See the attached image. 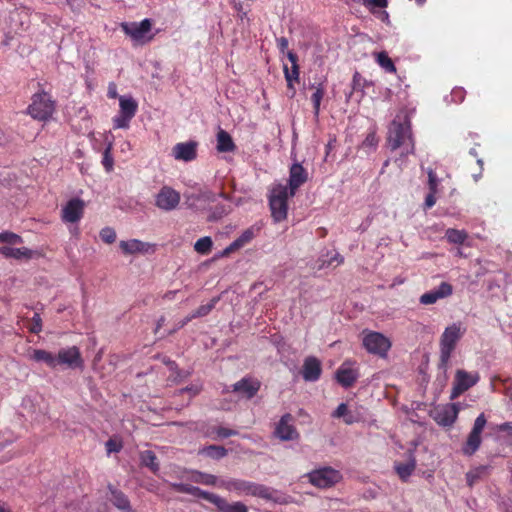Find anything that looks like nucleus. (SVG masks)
Here are the masks:
<instances>
[{
    "label": "nucleus",
    "instance_id": "nucleus-1",
    "mask_svg": "<svg viewBox=\"0 0 512 512\" xmlns=\"http://www.w3.org/2000/svg\"><path fill=\"white\" fill-rule=\"evenodd\" d=\"M387 142L392 151L402 148L403 155H409L414 152L411 122L407 114L403 118L397 115L392 121L388 131Z\"/></svg>",
    "mask_w": 512,
    "mask_h": 512
},
{
    "label": "nucleus",
    "instance_id": "nucleus-2",
    "mask_svg": "<svg viewBox=\"0 0 512 512\" xmlns=\"http://www.w3.org/2000/svg\"><path fill=\"white\" fill-rule=\"evenodd\" d=\"M465 329H462L461 323H453L446 327L440 337V360L438 368L447 371L449 361L458 341L462 338Z\"/></svg>",
    "mask_w": 512,
    "mask_h": 512
},
{
    "label": "nucleus",
    "instance_id": "nucleus-3",
    "mask_svg": "<svg viewBox=\"0 0 512 512\" xmlns=\"http://www.w3.org/2000/svg\"><path fill=\"white\" fill-rule=\"evenodd\" d=\"M219 487L229 492H235L238 496L251 495L263 499H271V492L268 487L251 481L241 479H221Z\"/></svg>",
    "mask_w": 512,
    "mask_h": 512
},
{
    "label": "nucleus",
    "instance_id": "nucleus-4",
    "mask_svg": "<svg viewBox=\"0 0 512 512\" xmlns=\"http://www.w3.org/2000/svg\"><path fill=\"white\" fill-rule=\"evenodd\" d=\"M55 111V101L51 96L41 91L35 93L31 98V103L27 107V114L38 121H48Z\"/></svg>",
    "mask_w": 512,
    "mask_h": 512
},
{
    "label": "nucleus",
    "instance_id": "nucleus-5",
    "mask_svg": "<svg viewBox=\"0 0 512 512\" xmlns=\"http://www.w3.org/2000/svg\"><path fill=\"white\" fill-rule=\"evenodd\" d=\"M289 197H291L290 192L285 185L279 184L272 189L269 206L275 222H281L287 218Z\"/></svg>",
    "mask_w": 512,
    "mask_h": 512
},
{
    "label": "nucleus",
    "instance_id": "nucleus-6",
    "mask_svg": "<svg viewBox=\"0 0 512 512\" xmlns=\"http://www.w3.org/2000/svg\"><path fill=\"white\" fill-rule=\"evenodd\" d=\"M120 28L135 44L143 45L154 38L153 34L147 35L152 28V21L148 18L141 22H122Z\"/></svg>",
    "mask_w": 512,
    "mask_h": 512
},
{
    "label": "nucleus",
    "instance_id": "nucleus-7",
    "mask_svg": "<svg viewBox=\"0 0 512 512\" xmlns=\"http://www.w3.org/2000/svg\"><path fill=\"white\" fill-rule=\"evenodd\" d=\"M487 424L484 413L478 415L475 419L473 427L469 432L466 441L463 443L461 451L465 456L474 455L481 446L482 432Z\"/></svg>",
    "mask_w": 512,
    "mask_h": 512
},
{
    "label": "nucleus",
    "instance_id": "nucleus-8",
    "mask_svg": "<svg viewBox=\"0 0 512 512\" xmlns=\"http://www.w3.org/2000/svg\"><path fill=\"white\" fill-rule=\"evenodd\" d=\"M480 380L478 372H467L463 369H458L454 376V381L451 389L450 399L454 400L476 385Z\"/></svg>",
    "mask_w": 512,
    "mask_h": 512
},
{
    "label": "nucleus",
    "instance_id": "nucleus-9",
    "mask_svg": "<svg viewBox=\"0 0 512 512\" xmlns=\"http://www.w3.org/2000/svg\"><path fill=\"white\" fill-rule=\"evenodd\" d=\"M309 481L318 488H329L338 483L342 475L332 467H322L308 474Z\"/></svg>",
    "mask_w": 512,
    "mask_h": 512
},
{
    "label": "nucleus",
    "instance_id": "nucleus-10",
    "mask_svg": "<svg viewBox=\"0 0 512 512\" xmlns=\"http://www.w3.org/2000/svg\"><path fill=\"white\" fill-rule=\"evenodd\" d=\"M363 346L369 353L384 357L391 348V342L382 333L369 331L363 337Z\"/></svg>",
    "mask_w": 512,
    "mask_h": 512
},
{
    "label": "nucleus",
    "instance_id": "nucleus-11",
    "mask_svg": "<svg viewBox=\"0 0 512 512\" xmlns=\"http://www.w3.org/2000/svg\"><path fill=\"white\" fill-rule=\"evenodd\" d=\"M274 436L281 441L297 440L300 437L294 425V417L290 413L281 416L273 432Z\"/></svg>",
    "mask_w": 512,
    "mask_h": 512
},
{
    "label": "nucleus",
    "instance_id": "nucleus-12",
    "mask_svg": "<svg viewBox=\"0 0 512 512\" xmlns=\"http://www.w3.org/2000/svg\"><path fill=\"white\" fill-rule=\"evenodd\" d=\"M180 193L170 186H163L155 197V205L164 211L174 210L180 203Z\"/></svg>",
    "mask_w": 512,
    "mask_h": 512
},
{
    "label": "nucleus",
    "instance_id": "nucleus-13",
    "mask_svg": "<svg viewBox=\"0 0 512 512\" xmlns=\"http://www.w3.org/2000/svg\"><path fill=\"white\" fill-rule=\"evenodd\" d=\"M85 202L80 198L70 199L61 210V219L65 223H76L84 215Z\"/></svg>",
    "mask_w": 512,
    "mask_h": 512
},
{
    "label": "nucleus",
    "instance_id": "nucleus-14",
    "mask_svg": "<svg viewBox=\"0 0 512 512\" xmlns=\"http://www.w3.org/2000/svg\"><path fill=\"white\" fill-rule=\"evenodd\" d=\"M287 58L291 63V68H289L287 65H284L283 71L285 80L287 82V93L289 97L293 98L296 94L294 82H299L298 56L295 52L288 51Z\"/></svg>",
    "mask_w": 512,
    "mask_h": 512
},
{
    "label": "nucleus",
    "instance_id": "nucleus-15",
    "mask_svg": "<svg viewBox=\"0 0 512 512\" xmlns=\"http://www.w3.org/2000/svg\"><path fill=\"white\" fill-rule=\"evenodd\" d=\"M307 180V170L300 163H294L289 170V180L287 186L288 191L290 192V196H295L297 190L303 184H305Z\"/></svg>",
    "mask_w": 512,
    "mask_h": 512
},
{
    "label": "nucleus",
    "instance_id": "nucleus-16",
    "mask_svg": "<svg viewBox=\"0 0 512 512\" xmlns=\"http://www.w3.org/2000/svg\"><path fill=\"white\" fill-rule=\"evenodd\" d=\"M57 366L66 365L70 368H77L83 366V359L80 350L76 346L59 350L56 355Z\"/></svg>",
    "mask_w": 512,
    "mask_h": 512
},
{
    "label": "nucleus",
    "instance_id": "nucleus-17",
    "mask_svg": "<svg viewBox=\"0 0 512 512\" xmlns=\"http://www.w3.org/2000/svg\"><path fill=\"white\" fill-rule=\"evenodd\" d=\"M261 382L252 377H244L233 384V392L245 399H252L260 390Z\"/></svg>",
    "mask_w": 512,
    "mask_h": 512
},
{
    "label": "nucleus",
    "instance_id": "nucleus-18",
    "mask_svg": "<svg viewBox=\"0 0 512 512\" xmlns=\"http://www.w3.org/2000/svg\"><path fill=\"white\" fill-rule=\"evenodd\" d=\"M206 501L216 506L218 512H248V507L240 501L229 503L217 494H208Z\"/></svg>",
    "mask_w": 512,
    "mask_h": 512
},
{
    "label": "nucleus",
    "instance_id": "nucleus-19",
    "mask_svg": "<svg viewBox=\"0 0 512 512\" xmlns=\"http://www.w3.org/2000/svg\"><path fill=\"white\" fill-rule=\"evenodd\" d=\"M176 160L190 162L197 157V143L195 141L177 143L172 149Z\"/></svg>",
    "mask_w": 512,
    "mask_h": 512
},
{
    "label": "nucleus",
    "instance_id": "nucleus-20",
    "mask_svg": "<svg viewBox=\"0 0 512 512\" xmlns=\"http://www.w3.org/2000/svg\"><path fill=\"white\" fill-rule=\"evenodd\" d=\"M453 293V287L448 282H441L437 289L426 292L420 296V303L423 305H431L439 299L449 297Z\"/></svg>",
    "mask_w": 512,
    "mask_h": 512
},
{
    "label": "nucleus",
    "instance_id": "nucleus-21",
    "mask_svg": "<svg viewBox=\"0 0 512 512\" xmlns=\"http://www.w3.org/2000/svg\"><path fill=\"white\" fill-rule=\"evenodd\" d=\"M459 409L456 404H448L435 410L434 420L441 426H452L457 417Z\"/></svg>",
    "mask_w": 512,
    "mask_h": 512
},
{
    "label": "nucleus",
    "instance_id": "nucleus-22",
    "mask_svg": "<svg viewBox=\"0 0 512 512\" xmlns=\"http://www.w3.org/2000/svg\"><path fill=\"white\" fill-rule=\"evenodd\" d=\"M358 377V371L349 362H344L336 371V380L344 388L353 386Z\"/></svg>",
    "mask_w": 512,
    "mask_h": 512
},
{
    "label": "nucleus",
    "instance_id": "nucleus-23",
    "mask_svg": "<svg viewBox=\"0 0 512 512\" xmlns=\"http://www.w3.org/2000/svg\"><path fill=\"white\" fill-rule=\"evenodd\" d=\"M322 373L321 362L314 356H309L304 360L302 366V376L305 381H317Z\"/></svg>",
    "mask_w": 512,
    "mask_h": 512
},
{
    "label": "nucleus",
    "instance_id": "nucleus-24",
    "mask_svg": "<svg viewBox=\"0 0 512 512\" xmlns=\"http://www.w3.org/2000/svg\"><path fill=\"white\" fill-rule=\"evenodd\" d=\"M119 247L125 255H132L136 253H147L152 245L138 239H131L128 241H120Z\"/></svg>",
    "mask_w": 512,
    "mask_h": 512
},
{
    "label": "nucleus",
    "instance_id": "nucleus-25",
    "mask_svg": "<svg viewBox=\"0 0 512 512\" xmlns=\"http://www.w3.org/2000/svg\"><path fill=\"white\" fill-rule=\"evenodd\" d=\"M108 489L111 493L110 501L115 507L123 512H131V504L128 497L120 490L116 489L113 485L109 484Z\"/></svg>",
    "mask_w": 512,
    "mask_h": 512
},
{
    "label": "nucleus",
    "instance_id": "nucleus-26",
    "mask_svg": "<svg viewBox=\"0 0 512 512\" xmlns=\"http://www.w3.org/2000/svg\"><path fill=\"white\" fill-rule=\"evenodd\" d=\"M171 488L179 493H186V494H190L192 496H195L197 498H201V499H204L206 500L209 492L205 491V490H202L201 488L199 487H196V486H193V485H190V484H185V483H171L170 484Z\"/></svg>",
    "mask_w": 512,
    "mask_h": 512
},
{
    "label": "nucleus",
    "instance_id": "nucleus-27",
    "mask_svg": "<svg viewBox=\"0 0 512 512\" xmlns=\"http://www.w3.org/2000/svg\"><path fill=\"white\" fill-rule=\"evenodd\" d=\"M0 254H2L6 258L30 259V258H32L33 251L26 247L13 248L10 246H2V247H0Z\"/></svg>",
    "mask_w": 512,
    "mask_h": 512
},
{
    "label": "nucleus",
    "instance_id": "nucleus-28",
    "mask_svg": "<svg viewBox=\"0 0 512 512\" xmlns=\"http://www.w3.org/2000/svg\"><path fill=\"white\" fill-rule=\"evenodd\" d=\"M216 148L219 152H233L236 149V145L227 131L223 129L218 131Z\"/></svg>",
    "mask_w": 512,
    "mask_h": 512
},
{
    "label": "nucleus",
    "instance_id": "nucleus-29",
    "mask_svg": "<svg viewBox=\"0 0 512 512\" xmlns=\"http://www.w3.org/2000/svg\"><path fill=\"white\" fill-rule=\"evenodd\" d=\"M190 480L195 483H199V484H203V485H207V486H218V487H219V482H220V479H218L217 476H215L213 474H209V473H204V472H201L198 470L191 471Z\"/></svg>",
    "mask_w": 512,
    "mask_h": 512
},
{
    "label": "nucleus",
    "instance_id": "nucleus-30",
    "mask_svg": "<svg viewBox=\"0 0 512 512\" xmlns=\"http://www.w3.org/2000/svg\"><path fill=\"white\" fill-rule=\"evenodd\" d=\"M30 358L36 362H44L50 368L57 367L56 356L43 349H34Z\"/></svg>",
    "mask_w": 512,
    "mask_h": 512
},
{
    "label": "nucleus",
    "instance_id": "nucleus-31",
    "mask_svg": "<svg viewBox=\"0 0 512 512\" xmlns=\"http://www.w3.org/2000/svg\"><path fill=\"white\" fill-rule=\"evenodd\" d=\"M140 462L143 466L149 468L153 473H157L160 469L156 454L151 450L140 452Z\"/></svg>",
    "mask_w": 512,
    "mask_h": 512
},
{
    "label": "nucleus",
    "instance_id": "nucleus-32",
    "mask_svg": "<svg viewBox=\"0 0 512 512\" xmlns=\"http://www.w3.org/2000/svg\"><path fill=\"white\" fill-rule=\"evenodd\" d=\"M119 106V113L132 118L135 116L138 108L137 102L132 97L126 98L123 96L119 98Z\"/></svg>",
    "mask_w": 512,
    "mask_h": 512
},
{
    "label": "nucleus",
    "instance_id": "nucleus-33",
    "mask_svg": "<svg viewBox=\"0 0 512 512\" xmlns=\"http://www.w3.org/2000/svg\"><path fill=\"white\" fill-rule=\"evenodd\" d=\"M375 59H376L377 64L381 68H383L386 72L393 73V74L396 73V71H397L396 66H395L394 62L392 61V59L388 56L386 51L378 52L375 55Z\"/></svg>",
    "mask_w": 512,
    "mask_h": 512
},
{
    "label": "nucleus",
    "instance_id": "nucleus-34",
    "mask_svg": "<svg viewBox=\"0 0 512 512\" xmlns=\"http://www.w3.org/2000/svg\"><path fill=\"white\" fill-rule=\"evenodd\" d=\"M445 237L449 243L461 245L468 238V234L464 230L449 228L445 232Z\"/></svg>",
    "mask_w": 512,
    "mask_h": 512
},
{
    "label": "nucleus",
    "instance_id": "nucleus-35",
    "mask_svg": "<svg viewBox=\"0 0 512 512\" xmlns=\"http://www.w3.org/2000/svg\"><path fill=\"white\" fill-rule=\"evenodd\" d=\"M325 95V87L322 83H319L318 86L315 88V91L311 95V101L313 103V112L314 116L318 117L320 112V104Z\"/></svg>",
    "mask_w": 512,
    "mask_h": 512
},
{
    "label": "nucleus",
    "instance_id": "nucleus-36",
    "mask_svg": "<svg viewBox=\"0 0 512 512\" xmlns=\"http://www.w3.org/2000/svg\"><path fill=\"white\" fill-rule=\"evenodd\" d=\"M200 453L212 459H221L227 455V450L223 446L209 445L204 447Z\"/></svg>",
    "mask_w": 512,
    "mask_h": 512
},
{
    "label": "nucleus",
    "instance_id": "nucleus-37",
    "mask_svg": "<svg viewBox=\"0 0 512 512\" xmlns=\"http://www.w3.org/2000/svg\"><path fill=\"white\" fill-rule=\"evenodd\" d=\"M213 246V241L211 237L205 236L198 239L194 244V249L197 253L201 255H207L211 252Z\"/></svg>",
    "mask_w": 512,
    "mask_h": 512
},
{
    "label": "nucleus",
    "instance_id": "nucleus-38",
    "mask_svg": "<svg viewBox=\"0 0 512 512\" xmlns=\"http://www.w3.org/2000/svg\"><path fill=\"white\" fill-rule=\"evenodd\" d=\"M487 470L486 466H479L474 470H471L466 473V482L468 486L472 487L476 482H478L482 476L485 474Z\"/></svg>",
    "mask_w": 512,
    "mask_h": 512
},
{
    "label": "nucleus",
    "instance_id": "nucleus-39",
    "mask_svg": "<svg viewBox=\"0 0 512 512\" xmlns=\"http://www.w3.org/2000/svg\"><path fill=\"white\" fill-rule=\"evenodd\" d=\"M220 300L219 297H213L209 303L199 306L194 312L193 316L195 318L204 317L208 315L216 306L218 301Z\"/></svg>",
    "mask_w": 512,
    "mask_h": 512
},
{
    "label": "nucleus",
    "instance_id": "nucleus-40",
    "mask_svg": "<svg viewBox=\"0 0 512 512\" xmlns=\"http://www.w3.org/2000/svg\"><path fill=\"white\" fill-rule=\"evenodd\" d=\"M415 470V462L401 463L396 465V471L402 480H407Z\"/></svg>",
    "mask_w": 512,
    "mask_h": 512
},
{
    "label": "nucleus",
    "instance_id": "nucleus-41",
    "mask_svg": "<svg viewBox=\"0 0 512 512\" xmlns=\"http://www.w3.org/2000/svg\"><path fill=\"white\" fill-rule=\"evenodd\" d=\"M132 117L126 116L124 114L118 113L113 118V128L114 129H127L129 128V124Z\"/></svg>",
    "mask_w": 512,
    "mask_h": 512
},
{
    "label": "nucleus",
    "instance_id": "nucleus-42",
    "mask_svg": "<svg viewBox=\"0 0 512 512\" xmlns=\"http://www.w3.org/2000/svg\"><path fill=\"white\" fill-rule=\"evenodd\" d=\"M111 144L103 152L102 164L107 172H111L114 166V159L111 155Z\"/></svg>",
    "mask_w": 512,
    "mask_h": 512
},
{
    "label": "nucleus",
    "instance_id": "nucleus-43",
    "mask_svg": "<svg viewBox=\"0 0 512 512\" xmlns=\"http://www.w3.org/2000/svg\"><path fill=\"white\" fill-rule=\"evenodd\" d=\"M0 242L9 243V244H17L22 243L23 239L21 236L12 233V232H0Z\"/></svg>",
    "mask_w": 512,
    "mask_h": 512
},
{
    "label": "nucleus",
    "instance_id": "nucleus-44",
    "mask_svg": "<svg viewBox=\"0 0 512 512\" xmlns=\"http://www.w3.org/2000/svg\"><path fill=\"white\" fill-rule=\"evenodd\" d=\"M100 238L107 244H112L116 240V232L111 227H105L100 231Z\"/></svg>",
    "mask_w": 512,
    "mask_h": 512
},
{
    "label": "nucleus",
    "instance_id": "nucleus-45",
    "mask_svg": "<svg viewBox=\"0 0 512 512\" xmlns=\"http://www.w3.org/2000/svg\"><path fill=\"white\" fill-rule=\"evenodd\" d=\"M254 238V233L251 229L245 230L236 240H234L235 243H237L239 249L242 248L244 245L249 243Z\"/></svg>",
    "mask_w": 512,
    "mask_h": 512
},
{
    "label": "nucleus",
    "instance_id": "nucleus-46",
    "mask_svg": "<svg viewBox=\"0 0 512 512\" xmlns=\"http://www.w3.org/2000/svg\"><path fill=\"white\" fill-rule=\"evenodd\" d=\"M439 179L434 170H428V187L431 192H438Z\"/></svg>",
    "mask_w": 512,
    "mask_h": 512
},
{
    "label": "nucleus",
    "instance_id": "nucleus-47",
    "mask_svg": "<svg viewBox=\"0 0 512 512\" xmlns=\"http://www.w3.org/2000/svg\"><path fill=\"white\" fill-rule=\"evenodd\" d=\"M466 95V91L462 87H455L451 91V99L454 103H462Z\"/></svg>",
    "mask_w": 512,
    "mask_h": 512
},
{
    "label": "nucleus",
    "instance_id": "nucleus-48",
    "mask_svg": "<svg viewBox=\"0 0 512 512\" xmlns=\"http://www.w3.org/2000/svg\"><path fill=\"white\" fill-rule=\"evenodd\" d=\"M365 79L360 75L359 72H355L352 79V88L354 91L363 90Z\"/></svg>",
    "mask_w": 512,
    "mask_h": 512
},
{
    "label": "nucleus",
    "instance_id": "nucleus-49",
    "mask_svg": "<svg viewBox=\"0 0 512 512\" xmlns=\"http://www.w3.org/2000/svg\"><path fill=\"white\" fill-rule=\"evenodd\" d=\"M42 331V319L38 313H35L32 317V326L30 332L38 334Z\"/></svg>",
    "mask_w": 512,
    "mask_h": 512
},
{
    "label": "nucleus",
    "instance_id": "nucleus-50",
    "mask_svg": "<svg viewBox=\"0 0 512 512\" xmlns=\"http://www.w3.org/2000/svg\"><path fill=\"white\" fill-rule=\"evenodd\" d=\"M364 6L367 8L378 7L386 8L388 6L387 0H363Z\"/></svg>",
    "mask_w": 512,
    "mask_h": 512
},
{
    "label": "nucleus",
    "instance_id": "nucleus-51",
    "mask_svg": "<svg viewBox=\"0 0 512 512\" xmlns=\"http://www.w3.org/2000/svg\"><path fill=\"white\" fill-rule=\"evenodd\" d=\"M228 213L225 206H217L215 210L212 212V214L209 216L210 221H215L220 219L222 216L226 215Z\"/></svg>",
    "mask_w": 512,
    "mask_h": 512
},
{
    "label": "nucleus",
    "instance_id": "nucleus-52",
    "mask_svg": "<svg viewBox=\"0 0 512 512\" xmlns=\"http://www.w3.org/2000/svg\"><path fill=\"white\" fill-rule=\"evenodd\" d=\"M215 432L219 438H228L230 436L237 435V431L224 427L216 428Z\"/></svg>",
    "mask_w": 512,
    "mask_h": 512
},
{
    "label": "nucleus",
    "instance_id": "nucleus-53",
    "mask_svg": "<svg viewBox=\"0 0 512 512\" xmlns=\"http://www.w3.org/2000/svg\"><path fill=\"white\" fill-rule=\"evenodd\" d=\"M121 448H122V445L112 439H109L106 442V450L108 453L119 452L121 450Z\"/></svg>",
    "mask_w": 512,
    "mask_h": 512
},
{
    "label": "nucleus",
    "instance_id": "nucleus-54",
    "mask_svg": "<svg viewBox=\"0 0 512 512\" xmlns=\"http://www.w3.org/2000/svg\"><path fill=\"white\" fill-rule=\"evenodd\" d=\"M436 194L437 192H431L429 191V193L427 194L426 198H425V208L429 209V208H432L435 203H436Z\"/></svg>",
    "mask_w": 512,
    "mask_h": 512
},
{
    "label": "nucleus",
    "instance_id": "nucleus-55",
    "mask_svg": "<svg viewBox=\"0 0 512 512\" xmlns=\"http://www.w3.org/2000/svg\"><path fill=\"white\" fill-rule=\"evenodd\" d=\"M348 412L347 405L345 403H341L336 410L333 412V417L335 418H341L346 415Z\"/></svg>",
    "mask_w": 512,
    "mask_h": 512
},
{
    "label": "nucleus",
    "instance_id": "nucleus-56",
    "mask_svg": "<svg viewBox=\"0 0 512 512\" xmlns=\"http://www.w3.org/2000/svg\"><path fill=\"white\" fill-rule=\"evenodd\" d=\"M288 45H289V42H288V39L285 38V37H280L277 39V46L280 50L281 53H286L288 52Z\"/></svg>",
    "mask_w": 512,
    "mask_h": 512
},
{
    "label": "nucleus",
    "instance_id": "nucleus-57",
    "mask_svg": "<svg viewBox=\"0 0 512 512\" xmlns=\"http://www.w3.org/2000/svg\"><path fill=\"white\" fill-rule=\"evenodd\" d=\"M376 144H377V138L374 133H369L363 142V145L366 147H374V146H376Z\"/></svg>",
    "mask_w": 512,
    "mask_h": 512
},
{
    "label": "nucleus",
    "instance_id": "nucleus-58",
    "mask_svg": "<svg viewBox=\"0 0 512 512\" xmlns=\"http://www.w3.org/2000/svg\"><path fill=\"white\" fill-rule=\"evenodd\" d=\"M497 430L500 432H507L509 435H512V422H504L497 426Z\"/></svg>",
    "mask_w": 512,
    "mask_h": 512
},
{
    "label": "nucleus",
    "instance_id": "nucleus-59",
    "mask_svg": "<svg viewBox=\"0 0 512 512\" xmlns=\"http://www.w3.org/2000/svg\"><path fill=\"white\" fill-rule=\"evenodd\" d=\"M238 244L235 243L234 241L229 245L227 246L222 252H221V256H228L229 254L235 252L236 250L239 249V247L237 246Z\"/></svg>",
    "mask_w": 512,
    "mask_h": 512
},
{
    "label": "nucleus",
    "instance_id": "nucleus-60",
    "mask_svg": "<svg viewBox=\"0 0 512 512\" xmlns=\"http://www.w3.org/2000/svg\"><path fill=\"white\" fill-rule=\"evenodd\" d=\"M344 422L348 425H351L358 421V418L354 416L351 412H347L346 415L343 417Z\"/></svg>",
    "mask_w": 512,
    "mask_h": 512
},
{
    "label": "nucleus",
    "instance_id": "nucleus-61",
    "mask_svg": "<svg viewBox=\"0 0 512 512\" xmlns=\"http://www.w3.org/2000/svg\"><path fill=\"white\" fill-rule=\"evenodd\" d=\"M117 96H118V94H117L115 85L112 83V84L109 85L108 97L113 99V98H116Z\"/></svg>",
    "mask_w": 512,
    "mask_h": 512
},
{
    "label": "nucleus",
    "instance_id": "nucleus-62",
    "mask_svg": "<svg viewBox=\"0 0 512 512\" xmlns=\"http://www.w3.org/2000/svg\"><path fill=\"white\" fill-rule=\"evenodd\" d=\"M195 319V316H193V313L186 316L178 325V328H183L186 324H188L191 320Z\"/></svg>",
    "mask_w": 512,
    "mask_h": 512
},
{
    "label": "nucleus",
    "instance_id": "nucleus-63",
    "mask_svg": "<svg viewBox=\"0 0 512 512\" xmlns=\"http://www.w3.org/2000/svg\"><path fill=\"white\" fill-rule=\"evenodd\" d=\"M165 323V317L164 316H161L158 321H157V325H156V329H155V334L158 333V331L161 329V327L164 325Z\"/></svg>",
    "mask_w": 512,
    "mask_h": 512
},
{
    "label": "nucleus",
    "instance_id": "nucleus-64",
    "mask_svg": "<svg viewBox=\"0 0 512 512\" xmlns=\"http://www.w3.org/2000/svg\"><path fill=\"white\" fill-rule=\"evenodd\" d=\"M334 261H336L338 264H341V263H343L344 259H343V257H342L340 254H338V253H337V254H336V255L331 259V261H330V262L332 263V262H334Z\"/></svg>",
    "mask_w": 512,
    "mask_h": 512
}]
</instances>
